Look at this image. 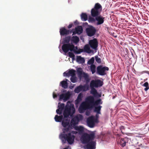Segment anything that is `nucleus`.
<instances>
[{
  "label": "nucleus",
  "instance_id": "obj_24",
  "mask_svg": "<svg viewBox=\"0 0 149 149\" xmlns=\"http://www.w3.org/2000/svg\"><path fill=\"white\" fill-rule=\"evenodd\" d=\"M76 60L77 62L81 63H84L85 62L84 58L81 57V56H77V57Z\"/></svg>",
  "mask_w": 149,
  "mask_h": 149
},
{
  "label": "nucleus",
  "instance_id": "obj_7",
  "mask_svg": "<svg viewBox=\"0 0 149 149\" xmlns=\"http://www.w3.org/2000/svg\"><path fill=\"white\" fill-rule=\"evenodd\" d=\"M83 118V117L81 114H78L72 118L71 121V125L72 127H76L79 121L81 120Z\"/></svg>",
  "mask_w": 149,
  "mask_h": 149
},
{
  "label": "nucleus",
  "instance_id": "obj_21",
  "mask_svg": "<svg viewBox=\"0 0 149 149\" xmlns=\"http://www.w3.org/2000/svg\"><path fill=\"white\" fill-rule=\"evenodd\" d=\"M82 49L83 50V51L82 52L84 51L88 53H90L91 52L89 46L88 44L84 46V49Z\"/></svg>",
  "mask_w": 149,
  "mask_h": 149
},
{
  "label": "nucleus",
  "instance_id": "obj_6",
  "mask_svg": "<svg viewBox=\"0 0 149 149\" xmlns=\"http://www.w3.org/2000/svg\"><path fill=\"white\" fill-rule=\"evenodd\" d=\"M86 100L92 107L101 104L102 103V101L100 99L95 101L94 97L92 96H89L87 97L86 99Z\"/></svg>",
  "mask_w": 149,
  "mask_h": 149
},
{
  "label": "nucleus",
  "instance_id": "obj_34",
  "mask_svg": "<svg viewBox=\"0 0 149 149\" xmlns=\"http://www.w3.org/2000/svg\"><path fill=\"white\" fill-rule=\"evenodd\" d=\"M146 88H144V90L146 91L149 89V84L148 82H145L143 85Z\"/></svg>",
  "mask_w": 149,
  "mask_h": 149
},
{
  "label": "nucleus",
  "instance_id": "obj_51",
  "mask_svg": "<svg viewBox=\"0 0 149 149\" xmlns=\"http://www.w3.org/2000/svg\"><path fill=\"white\" fill-rule=\"evenodd\" d=\"M81 38V40H83L84 39V38Z\"/></svg>",
  "mask_w": 149,
  "mask_h": 149
},
{
  "label": "nucleus",
  "instance_id": "obj_5",
  "mask_svg": "<svg viewBox=\"0 0 149 149\" xmlns=\"http://www.w3.org/2000/svg\"><path fill=\"white\" fill-rule=\"evenodd\" d=\"M102 8V6L99 3H96L94 8L91 10V16L95 17L100 15Z\"/></svg>",
  "mask_w": 149,
  "mask_h": 149
},
{
  "label": "nucleus",
  "instance_id": "obj_2",
  "mask_svg": "<svg viewBox=\"0 0 149 149\" xmlns=\"http://www.w3.org/2000/svg\"><path fill=\"white\" fill-rule=\"evenodd\" d=\"M95 137V134L92 132L90 134L86 133L82 136V140L84 143H87V149H95L96 143L93 141Z\"/></svg>",
  "mask_w": 149,
  "mask_h": 149
},
{
  "label": "nucleus",
  "instance_id": "obj_27",
  "mask_svg": "<svg viewBox=\"0 0 149 149\" xmlns=\"http://www.w3.org/2000/svg\"><path fill=\"white\" fill-rule=\"evenodd\" d=\"M82 95L81 93H80L78 95L77 99L75 101L76 104H78L82 100Z\"/></svg>",
  "mask_w": 149,
  "mask_h": 149
},
{
  "label": "nucleus",
  "instance_id": "obj_13",
  "mask_svg": "<svg viewBox=\"0 0 149 149\" xmlns=\"http://www.w3.org/2000/svg\"><path fill=\"white\" fill-rule=\"evenodd\" d=\"M88 89V86L86 85H82L80 84L74 90V92L76 93H79L81 91H85Z\"/></svg>",
  "mask_w": 149,
  "mask_h": 149
},
{
  "label": "nucleus",
  "instance_id": "obj_45",
  "mask_svg": "<svg viewBox=\"0 0 149 149\" xmlns=\"http://www.w3.org/2000/svg\"><path fill=\"white\" fill-rule=\"evenodd\" d=\"M72 24H70L67 27L68 29H69L71 28L72 26Z\"/></svg>",
  "mask_w": 149,
  "mask_h": 149
},
{
  "label": "nucleus",
  "instance_id": "obj_28",
  "mask_svg": "<svg viewBox=\"0 0 149 149\" xmlns=\"http://www.w3.org/2000/svg\"><path fill=\"white\" fill-rule=\"evenodd\" d=\"M81 19L82 20L86 21L88 19L87 15L85 13H82L81 15Z\"/></svg>",
  "mask_w": 149,
  "mask_h": 149
},
{
  "label": "nucleus",
  "instance_id": "obj_42",
  "mask_svg": "<svg viewBox=\"0 0 149 149\" xmlns=\"http://www.w3.org/2000/svg\"><path fill=\"white\" fill-rule=\"evenodd\" d=\"M125 129V127L123 126H121L120 127V130L121 131V132L123 134H124V133L123 132V130H124Z\"/></svg>",
  "mask_w": 149,
  "mask_h": 149
},
{
  "label": "nucleus",
  "instance_id": "obj_47",
  "mask_svg": "<svg viewBox=\"0 0 149 149\" xmlns=\"http://www.w3.org/2000/svg\"><path fill=\"white\" fill-rule=\"evenodd\" d=\"M75 127V129L76 130L79 131V127L76 126V127Z\"/></svg>",
  "mask_w": 149,
  "mask_h": 149
},
{
  "label": "nucleus",
  "instance_id": "obj_30",
  "mask_svg": "<svg viewBox=\"0 0 149 149\" xmlns=\"http://www.w3.org/2000/svg\"><path fill=\"white\" fill-rule=\"evenodd\" d=\"M91 93L94 95V96H96L97 94H98L97 90L94 88H91Z\"/></svg>",
  "mask_w": 149,
  "mask_h": 149
},
{
  "label": "nucleus",
  "instance_id": "obj_55",
  "mask_svg": "<svg viewBox=\"0 0 149 149\" xmlns=\"http://www.w3.org/2000/svg\"><path fill=\"white\" fill-rule=\"evenodd\" d=\"M101 96V95H99V97H100Z\"/></svg>",
  "mask_w": 149,
  "mask_h": 149
},
{
  "label": "nucleus",
  "instance_id": "obj_11",
  "mask_svg": "<svg viewBox=\"0 0 149 149\" xmlns=\"http://www.w3.org/2000/svg\"><path fill=\"white\" fill-rule=\"evenodd\" d=\"M77 72L79 77H83L87 82H88L89 81L88 74L84 72H83L81 68H78L77 69Z\"/></svg>",
  "mask_w": 149,
  "mask_h": 149
},
{
  "label": "nucleus",
  "instance_id": "obj_18",
  "mask_svg": "<svg viewBox=\"0 0 149 149\" xmlns=\"http://www.w3.org/2000/svg\"><path fill=\"white\" fill-rule=\"evenodd\" d=\"M95 18V21H97L96 24L97 25H101L104 23V17H103L100 15L97 16Z\"/></svg>",
  "mask_w": 149,
  "mask_h": 149
},
{
  "label": "nucleus",
  "instance_id": "obj_12",
  "mask_svg": "<svg viewBox=\"0 0 149 149\" xmlns=\"http://www.w3.org/2000/svg\"><path fill=\"white\" fill-rule=\"evenodd\" d=\"M86 31L87 35L90 37L94 36L96 31L95 28L92 26H90L89 27L86 29Z\"/></svg>",
  "mask_w": 149,
  "mask_h": 149
},
{
  "label": "nucleus",
  "instance_id": "obj_31",
  "mask_svg": "<svg viewBox=\"0 0 149 149\" xmlns=\"http://www.w3.org/2000/svg\"><path fill=\"white\" fill-rule=\"evenodd\" d=\"M72 39H71V43H75L77 44L79 41V38H72Z\"/></svg>",
  "mask_w": 149,
  "mask_h": 149
},
{
  "label": "nucleus",
  "instance_id": "obj_17",
  "mask_svg": "<svg viewBox=\"0 0 149 149\" xmlns=\"http://www.w3.org/2000/svg\"><path fill=\"white\" fill-rule=\"evenodd\" d=\"M70 96V94L69 92L65 93L62 94L60 95L59 100L63 99L64 101H66L69 99Z\"/></svg>",
  "mask_w": 149,
  "mask_h": 149
},
{
  "label": "nucleus",
  "instance_id": "obj_40",
  "mask_svg": "<svg viewBox=\"0 0 149 149\" xmlns=\"http://www.w3.org/2000/svg\"><path fill=\"white\" fill-rule=\"evenodd\" d=\"M62 111H61V110L59 108L58 109H57L56 110V112L58 114H59L61 115L62 114Z\"/></svg>",
  "mask_w": 149,
  "mask_h": 149
},
{
  "label": "nucleus",
  "instance_id": "obj_16",
  "mask_svg": "<svg viewBox=\"0 0 149 149\" xmlns=\"http://www.w3.org/2000/svg\"><path fill=\"white\" fill-rule=\"evenodd\" d=\"M72 35H75L76 34L78 35L81 34L83 32V29L81 26H78L72 30Z\"/></svg>",
  "mask_w": 149,
  "mask_h": 149
},
{
  "label": "nucleus",
  "instance_id": "obj_15",
  "mask_svg": "<svg viewBox=\"0 0 149 149\" xmlns=\"http://www.w3.org/2000/svg\"><path fill=\"white\" fill-rule=\"evenodd\" d=\"M89 44L91 47L94 50H97V47L98 46V42L97 39L94 38L92 40H90L89 41Z\"/></svg>",
  "mask_w": 149,
  "mask_h": 149
},
{
  "label": "nucleus",
  "instance_id": "obj_19",
  "mask_svg": "<svg viewBox=\"0 0 149 149\" xmlns=\"http://www.w3.org/2000/svg\"><path fill=\"white\" fill-rule=\"evenodd\" d=\"M76 71L75 70L73 69L70 70L68 72H65L63 73L64 75V76L69 77L71 76L72 77L76 76L75 74Z\"/></svg>",
  "mask_w": 149,
  "mask_h": 149
},
{
  "label": "nucleus",
  "instance_id": "obj_8",
  "mask_svg": "<svg viewBox=\"0 0 149 149\" xmlns=\"http://www.w3.org/2000/svg\"><path fill=\"white\" fill-rule=\"evenodd\" d=\"M103 85V82L100 79L93 80L91 81L90 86L91 88H98L102 86Z\"/></svg>",
  "mask_w": 149,
  "mask_h": 149
},
{
  "label": "nucleus",
  "instance_id": "obj_23",
  "mask_svg": "<svg viewBox=\"0 0 149 149\" xmlns=\"http://www.w3.org/2000/svg\"><path fill=\"white\" fill-rule=\"evenodd\" d=\"M68 80L66 79L65 81L63 80L61 82L60 84H61L62 86L64 88H68Z\"/></svg>",
  "mask_w": 149,
  "mask_h": 149
},
{
  "label": "nucleus",
  "instance_id": "obj_33",
  "mask_svg": "<svg viewBox=\"0 0 149 149\" xmlns=\"http://www.w3.org/2000/svg\"><path fill=\"white\" fill-rule=\"evenodd\" d=\"M95 18L93 17L90 16L88 18V21L90 22H95Z\"/></svg>",
  "mask_w": 149,
  "mask_h": 149
},
{
  "label": "nucleus",
  "instance_id": "obj_22",
  "mask_svg": "<svg viewBox=\"0 0 149 149\" xmlns=\"http://www.w3.org/2000/svg\"><path fill=\"white\" fill-rule=\"evenodd\" d=\"M86 109V105L84 102H82L80 105L79 107V111L81 113V111H83Z\"/></svg>",
  "mask_w": 149,
  "mask_h": 149
},
{
  "label": "nucleus",
  "instance_id": "obj_25",
  "mask_svg": "<svg viewBox=\"0 0 149 149\" xmlns=\"http://www.w3.org/2000/svg\"><path fill=\"white\" fill-rule=\"evenodd\" d=\"M63 117L62 115L58 116L57 115H56L54 117L55 120L56 122H61L63 119Z\"/></svg>",
  "mask_w": 149,
  "mask_h": 149
},
{
  "label": "nucleus",
  "instance_id": "obj_10",
  "mask_svg": "<svg viewBox=\"0 0 149 149\" xmlns=\"http://www.w3.org/2000/svg\"><path fill=\"white\" fill-rule=\"evenodd\" d=\"M59 32L61 36H66L72 33V30L68 29L65 27H62L60 29Z\"/></svg>",
  "mask_w": 149,
  "mask_h": 149
},
{
  "label": "nucleus",
  "instance_id": "obj_58",
  "mask_svg": "<svg viewBox=\"0 0 149 149\" xmlns=\"http://www.w3.org/2000/svg\"><path fill=\"white\" fill-rule=\"evenodd\" d=\"M87 112H86V115H87Z\"/></svg>",
  "mask_w": 149,
  "mask_h": 149
},
{
  "label": "nucleus",
  "instance_id": "obj_36",
  "mask_svg": "<svg viewBox=\"0 0 149 149\" xmlns=\"http://www.w3.org/2000/svg\"><path fill=\"white\" fill-rule=\"evenodd\" d=\"M58 107L61 109V111H63V109H64V107H65V104L64 103H62L60 104V103L58 104Z\"/></svg>",
  "mask_w": 149,
  "mask_h": 149
},
{
  "label": "nucleus",
  "instance_id": "obj_26",
  "mask_svg": "<svg viewBox=\"0 0 149 149\" xmlns=\"http://www.w3.org/2000/svg\"><path fill=\"white\" fill-rule=\"evenodd\" d=\"M102 107V106L100 105H99L95 107L94 111L98 114H101L100 110Z\"/></svg>",
  "mask_w": 149,
  "mask_h": 149
},
{
  "label": "nucleus",
  "instance_id": "obj_52",
  "mask_svg": "<svg viewBox=\"0 0 149 149\" xmlns=\"http://www.w3.org/2000/svg\"><path fill=\"white\" fill-rule=\"evenodd\" d=\"M143 40H144L146 42H147L146 41V40H145L143 39Z\"/></svg>",
  "mask_w": 149,
  "mask_h": 149
},
{
  "label": "nucleus",
  "instance_id": "obj_20",
  "mask_svg": "<svg viewBox=\"0 0 149 149\" xmlns=\"http://www.w3.org/2000/svg\"><path fill=\"white\" fill-rule=\"evenodd\" d=\"M129 138L126 137L124 138H121L120 139V144L123 147L125 146L126 143L128 142Z\"/></svg>",
  "mask_w": 149,
  "mask_h": 149
},
{
  "label": "nucleus",
  "instance_id": "obj_48",
  "mask_svg": "<svg viewBox=\"0 0 149 149\" xmlns=\"http://www.w3.org/2000/svg\"><path fill=\"white\" fill-rule=\"evenodd\" d=\"M71 133L72 134H76L77 132L76 131H72Z\"/></svg>",
  "mask_w": 149,
  "mask_h": 149
},
{
  "label": "nucleus",
  "instance_id": "obj_35",
  "mask_svg": "<svg viewBox=\"0 0 149 149\" xmlns=\"http://www.w3.org/2000/svg\"><path fill=\"white\" fill-rule=\"evenodd\" d=\"M94 58L93 57L91 58L88 62V65L93 64V63L94 61Z\"/></svg>",
  "mask_w": 149,
  "mask_h": 149
},
{
  "label": "nucleus",
  "instance_id": "obj_39",
  "mask_svg": "<svg viewBox=\"0 0 149 149\" xmlns=\"http://www.w3.org/2000/svg\"><path fill=\"white\" fill-rule=\"evenodd\" d=\"M68 55H69V56L70 58H74L75 57L73 53H72V52H68Z\"/></svg>",
  "mask_w": 149,
  "mask_h": 149
},
{
  "label": "nucleus",
  "instance_id": "obj_29",
  "mask_svg": "<svg viewBox=\"0 0 149 149\" xmlns=\"http://www.w3.org/2000/svg\"><path fill=\"white\" fill-rule=\"evenodd\" d=\"M90 70L92 73L94 74L96 72V66L94 64H92L90 66Z\"/></svg>",
  "mask_w": 149,
  "mask_h": 149
},
{
  "label": "nucleus",
  "instance_id": "obj_50",
  "mask_svg": "<svg viewBox=\"0 0 149 149\" xmlns=\"http://www.w3.org/2000/svg\"><path fill=\"white\" fill-rule=\"evenodd\" d=\"M116 135L118 137H120V135L119 134H117Z\"/></svg>",
  "mask_w": 149,
  "mask_h": 149
},
{
  "label": "nucleus",
  "instance_id": "obj_44",
  "mask_svg": "<svg viewBox=\"0 0 149 149\" xmlns=\"http://www.w3.org/2000/svg\"><path fill=\"white\" fill-rule=\"evenodd\" d=\"M53 97L54 98H55L56 97H57V95L55 94L54 92L53 93Z\"/></svg>",
  "mask_w": 149,
  "mask_h": 149
},
{
  "label": "nucleus",
  "instance_id": "obj_37",
  "mask_svg": "<svg viewBox=\"0 0 149 149\" xmlns=\"http://www.w3.org/2000/svg\"><path fill=\"white\" fill-rule=\"evenodd\" d=\"M95 59L97 63H100L101 62V58H100L98 57L97 56H95Z\"/></svg>",
  "mask_w": 149,
  "mask_h": 149
},
{
  "label": "nucleus",
  "instance_id": "obj_9",
  "mask_svg": "<svg viewBox=\"0 0 149 149\" xmlns=\"http://www.w3.org/2000/svg\"><path fill=\"white\" fill-rule=\"evenodd\" d=\"M109 70V68L108 67L100 65L97 68V73L100 75H104L106 74L105 71L106 70L108 71Z\"/></svg>",
  "mask_w": 149,
  "mask_h": 149
},
{
  "label": "nucleus",
  "instance_id": "obj_59",
  "mask_svg": "<svg viewBox=\"0 0 149 149\" xmlns=\"http://www.w3.org/2000/svg\"><path fill=\"white\" fill-rule=\"evenodd\" d=\"M148 41L149 42V40H148Z\"/></svg>",
  "mask_w": 149,
  "mask_h": 149
},
{
  "label": "nucleus",
  "instance_id": "obj_57",
  "mask_svg": "<svg viewBox=\"0 0 149 149\" xmlns=\"http://www.w3.org/2000/svg\"><path fill=\"white\" fill-rule=\"evenodd\" d=\"M114 37H115V38L116 37V36H115Z\"/></svg>",
  "mask_w": 149,
  "mask_h": 149
},
{
  "label": "nucleus",
  "instance_id": "obj_1",
  "mask_svg": "<svg viewBox=\"0 0 149 149\" xmlns=\"http://www.w3.org/2000/svg\"><path fill=\"white\" fill-rule=\"evenodd\" d=\"M75 112V109L74 104L71 103L70 101H68L63 112L64 119L62 121V124L63 127H65L67 126L69 123V121L65 118H67L69 116H72Z\"/></svg>",
  "mask_w": 149,
  "mask_h": 149
},
{
  "label": "nucleus",
  "instance_id": "obj_53",
  "mask_svg": "<svg viewBox=\"0 0 149 149\" xmlns=\"http://www.w3.org/2000/svg\"><path fill=\"white\" fill-rule=\"evenodd\" d=\"M146 71V72H146V73H148V72H148V71Z\"/></svg>",
  "mask_w": 149,
  "mask_h": 149
},
{
  "label": "nucleus",
  "instance_id": "obj_56",
  "mask_svg": "<svg viewBox=\"0 0 149 149\" xmlns=\"http://www.w3.org/2000/svg\"><path fill=\"white\" fill-rule=\"evenodd\" d=\"M125 134H126V135H128V134L127 133H125Z\"/></svg>",
  "mask_w": 149,
  "mask_h": 149
},
{
  "label": "nucleus",
  "instance_id": "obj_38",
  "mask_svg": "<svg viewBox=\"0 0 149 149\" xmlns=\"http://www.w3.org/2000/svg\"><path fill=\"white\" fill-rule=\"evenodd\" d=\"M70 79L71 81L73 83H75L76 82V77L75 76L71 77Z\"/></svg>",
  "mask_w": 149,
  "mask_h": 149
},
{
  "label": "nucleus",
  "instance_id": "obj_49",
  "mask_svg": "<svg viewBox=\"0 0 149 149\" xmlns=\"http://www.w3.org/2000/svg\"><path fill=\"white\" fill-rule=\"evenodd\" d=\"M67 37H76V38H77V37H78V36H73L72 37H71L70 36H69Z\"/></svg>",
  "mask_w": 149,
  "mask_h": 149
},
{
  "label": "nucleus",
  "instance_id": "obj_4",
  "mask_svg": "<svg viewBox=\"0 0 149 149\" xmlns=\"http://www.w3.org/2000/svg\"><path fill=\"white\" fill-rule=\"evenodd\" d=\"M60 137L63 143H65L67 141L69 144H72L74 142L75 136L71 133H69L68 134H61Z\"/></svg>",
  "mask_w": 149,
  "mask_h": 149
},
{
  "label": "nucleus",
  "instance_id": "obj_3",
  "mask_svg": "<svg viewBox=\"0 0 149 149\" xmlns=\"http://www.w3.org/2000/svg\"><path fill=\"white\" fill-rule=\"evenodd\" d=\"M62 49L65 53L67 52L69 50L71 51H73L75 54H78L82 52L83 51L82 49H79L78 50L77 47H75L72 44L70 43L64 44L62 46Z\"/></svg>",
  "mask_w": 149,
  "mask_h": 149
},
{
  "label": "nucleus",
  "instance_id": "obj_41",
  "mask_svg": "<svg viewBox=\"0 0 149 149\" xmlns=\"http://www.w3.org/2000/svg\"><path fill=\"white\" fill-rule=\"evenodd\" d=\"M69 127H68L67 128H65L63 130V134H65V133L68 132L69 131Z\"/></svg>",
  "mask_w": 149,
  "mask_h": 149
},
{
  "label": "nucleus",
  "instance_id": "obj_43",
  "mask_svg": "<svg viewBox=\"0 0 149 149\" xmlns=\"http://www.w3.org/2000/svg\"><path fill=\"white\" fill-rule=\"evenodd\" d=\"M83 131V128L81 126H80L79 131L82 132Z\"/></svg>",
  "mask_w": 149,
  "mask_h": 149
},
{
  "label": "nucleus",
  "instance_id": "obj_54",
  "mask_svg": "<svg viewBox=\"0 0 149 149\" xmlns=\"http://www.w3.org/2000/svg\"><path fill=\"white\" fill-rule=\"evenodd\" d=\"M67 149V148H64V149Z\"/></svg>",
  "mask_w": 149,
  "mask_h": 149
},
{
  "label": "nucleus",
  "instance_id": "obj_32",
  "mask_svg": "<svg viewBox=\"0 0 149 149\" xmlns=\"http://www.w3.org/2000/svg\"><path fill=\"white\" fill-rule=\"evenodd\" d=\"M71 38H64L63 39V43L65 44V43L68 44L69 43V42Z\"/></svg>",
  "mask_w": 149,
  "mask_h": 149
},
{
  "label": "nucleus",
  "instance_id": "obj_46",
  "mask_svg": "<svg viewBox=\"0 0 149 149\" xmlns=\"http://www.w3.org/2000/svg\"><path fill=\"white\" fill-rule=\"evenodd\" d=\"M99 114H98V113H97L95 115V117H96V119H96V121H97V118H99Z\"/></svg>",
  "mask_w": 149,
  "mask_h": 149
},
{
  "label": "nucleus",
  "instance_id": "obj_14",
  "mask_svg": "<svg viewBox=\"0 0 149 149\" xmlns=\"http://www.w3.org/2000/svg\"><path fill=\"white\" fill-rule=\"evenodd\" d=\"M96 120L93 116H91L88 118L87 120L88 126L91 128L93 127L95 125V123L96 122Z\"/></svg>",
  "mask_w": 149,
  "mask_h": 149
}]
</instances>
